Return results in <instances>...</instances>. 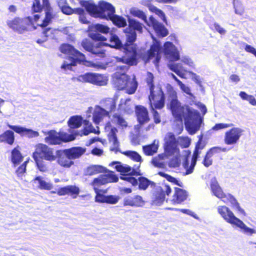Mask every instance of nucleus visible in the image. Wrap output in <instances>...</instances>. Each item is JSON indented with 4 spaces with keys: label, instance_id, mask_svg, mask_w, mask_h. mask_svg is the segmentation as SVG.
<instances>
[{
    "label": "nucleus",
    "instance_id": "f8f14e48",
    "mask_svg": "<svg viewBox=\"0 0 256 256\" xmlns=\"http://www.w3.org/2000/svg\"><path fill=\"white\" fill-rule=\"evenodd\" d=\"M110 166H114L116 170L122 175L126 176L121 177L122 180L129 182L132 186H136L138 184L137 180L130 176L140 175V164L136 168H132L128 165L123 164L120 162H113L110 164Z\"/></svg>",
    "mask_w": 256,
    "mask_h": 256
},
{
    "label": "nucleus",
    "instance_id": "0eeeda50",
    "mask_svg": "<svg viewBox=\"0 0 256 256\" xmlns=\"http://www.w3.org/2000/svg\"><path fill=\"white\" fill-rule=\"evenodd\" d=\"M165 152L168 159V166L170 168H176L180 164L179 149L178 148L176 140L172 133H168L164 138Z\"/></svg>",
    "mask_w": 256,
    "mask_h": 256
},
{
    "label": "nucleus",
    "instance_id": "393cba45",
    "mask_svg": "<svg viewBox=\"0 0 256 256\" xmlns=\"http://www.w3.org/2000/svg\"><path fill=\"white\" fill-rule=\"evenodd\" d=\"M164 46V52L166 57L172 61H176L180 59L179 52L172 42H166Z\"/></svg>",
    "mask_w": 256,
    "mask_h": 256
},
{
    "label": "nucleus",
    "instance_id": "4c0bfd02",
    "mask_svg": "<svg viewBox=\"0 0 256 256\" xmlns=\"http://www.w3.org/2000/svg\"><path fill=\"white\" fill-rule=\"evenodd\" d=\"M170 69L174 72L178 76L182 78H185V74L187 71L183 68L182 65L180 64H172Z\"/></svg>",
    "mask_w": 256,
    "mask_h": 256
},
{
    "label": "nucleus",
    "instance_id": "c03bdc74",
    "mask_svg": "<svg viewBox=\"0 0 256 256\" xmlns=\"http://www.w3.org/2000/svg\"><path fill=\"white\" fill-rule=\"evenodd\" d=\"M29 160H28L24 162L20 166H19L16 170V174L18 178L22 179L26 172V168Z\"/></svg>",
    "mask_w": 256,
    "mask_h": 256
},
{
    "label": "nucleus",
    "instance_id": "09e8293b",
    "mask_svg": "<svg viewBox=\"0 0 256 256\" xmlns=\"http://www.w3.org/2000/svg\"><path fill=\"white\" fill-rule=\"evenodd\" d=\"M3 138L4 140V142H6L10 144H12L14 139V132L10 130L6 131L3 134Z\"/></svg>",
    "mask_w": 256,
    "mask_h": 256
},
{
    "label": "nucleus",
    "instance_id": "e433bc0d",
    "mask_svg": "<svg viewBox=\"0 0 256 256\" xmlns=\"http://www.w3.org/2000/svg\"><path fill=\"white\" fill-rule=\"evenodd\" d=\"M196 154V153L193 154L190 164L187 161L184 164V166L186 170L185 175L190 174L193 172L197 160Z\"/></svg>",
    "mask_w": 256,
    "mask_h": 256
},
{
    "label": "nucleus",
    "instance_id": "49530a36",
    "mask_svg": "<svg viewBox=\"0 0 256 256\" xmlns=\"http://www.w3.org/2000/svg\"><path fill=\"white\" fill-rule=\"evenodd\" d=\"M158 174L162 176H163L164 177V178H166V180H168V182H171L172 183H173L175 184H176L180 186H182V182L178 180H176V178L164 173V172H159L158 173Z\"/></svg>",
    "mask_w": 256,
    "mask_h": 256
},
{
    "label": "nucleus",
    "instance_id": "7ed1b4c3",
    "mask_svg": "<svg viewBox=\"0 0 256 256\" xmlns=\"http://www.w3.org/2000/svg\"><path fill=\"white\" fill-rule=\"evenodd\" d=\"M81 4L91 16L101 19L110 20L116 12L114 6L110 3L104 0L99 1L98 4L88 1H83L81 2Z\"/></svg>",
    "mask_w": 256,
    "mask_h": 256
},
{
    "label": "nucleus",
    "instance_id": "9b49d317",
    "mask_svg": "<svg viewBox=\"0 0 256 256\" xmlns=\"http://www.w3.org/2000/svg\"><path fill=\"white\" fill-rule=\"evenodd\" d=\"M43 9L45 10V16L42 23L38 25L42 28L46 27L54 18L52 8L49 0H34L32 5V11L33 13L41 12Z\"/></svg>",
    "mask_w": 256,
    "mask_h": 256
},
{
    "label": "nucleus",
    "instance_id": "39448f33",
    "mask_svg": "<svg viewBox=\"0 0 256 256\" xmlns=\"http://www.w3.org/2000/svg\"><path fill=\"white\" fill-rule=\"evenodd\" d=\"M154 79L153 74L150 72H148L146 81L150 89V104L153 112H157L155 109L160 110L164 106L165 96L161 88L158 87L156 90H154Z\"/></svg>",
    "mask_w": 256,
    "mask_h": 256
},
{
    "label": "nucleus",
    "instance_id": "4468645a",
    "mask_svg": "<svg viewBox=\"0 0 256 256\" xmlns=\"http://www.w3.org/2000/svg\"><path fill=\"white\" fill-rule=\"evenodd\" d=\"M35 151L32 154L33 158H41L52 162L56 159L53 150L46 144H38L36 146Z\"/></svg>",
    "mask_w": 256,
    "mask_h": 256
},
{
    "label": "nucleus",
    "instance_id": "6ab92c4d",
    "mask_svg": "<svg viewBox=\"0 0 256 256\" xmlns=\"http://www.w3.org/2000/svg\"><path fill=\"white\" fill-rule=\"evenodd\" d=\"M244 130L238 127H234L226 132L224 142L227 145L236 144L242 136Z\"/></svg>",
    "mask_w": 256,
    "mask_h": 256
},
{
    "label": "nucleus",
    "instance_id": "dca6fc26",
    "mask_svg": "<svg viewBox=\"0 0 256 256\" xmlns=\"http://www.w3.org/2000/svg\"><path fill=\"white\" fill-rule=\"evenodd\" d=\"M138 53H139L138 52ZM162 47L158 44H152L150 46V49L146 54L142 56L138 54V58L142 57V59L146 62H148L150 59L155 58L154 63L156 66H158L161 59Z\"/></svg>",
    "mask_w": 256,
    "mask_h": 256
},
{
    "label": "nucleus",
    "instance_id": "ea45409f",
    "mask_svg": "<svg viewBox=\"0 0 256 256\" xmlns=\"http://www.w3.org/2000/svg\"><path fill=\"white\" fill-rule=\"evenodd\" d=\"M84 120L80 116H74L68 120V125L71 128H76L80 127Z\"/></svg>",
    "mask_w": 256,
    "mask_h": 256
},
{
    "label": "nucleus",
    "instance_id": "7c9ffc66",
    "mask_svg": "<svg viewBox=\"0 0 256 256\" xmlns=\"http://www.w3.org/2000/svg\"><path fill=\"white\" fill-rule=\"evenodd\" d=\"M159 147V140H154L152 144L142 146L144 154L146 156H152L156 153Z\"/></svg>",
    "mask_w": 256,
    "mask_h": 256
},
{
    "label": "nucleus",
    "instance_id": "79ce46f5",
    "mask_svg": "<svg viewBox=\"0 0 256 256\" xmlns=\"http://www.w3.org/2000/svg\"><path fill=\"white\" fill-rule=\"evenodd\" d=\"M122 153L130 158L131 160L136 162H139V164L140 165V164L142 161V158L141 156L137 152L132 150H127Z\"/></svg>",
    "mask_w": 256,
    "mask_h": 256
},
{
    "label": "nucleus",
    "instance_id": "2eb2a0df",
    "mask_svg": "<svg viewBox=\"0 0 256 256\" xmlns=\"http://www.w3.org/2000/svg\"><path fill=\"white\" fill-rule=\"evenodd\" d=\"M48 135L45 138V142L50 144H60L62 142H70L75 139L73 134L64 132L57 133L55 131H50L48 132Z\"/></svg>",
    "mask_w": 256,
    "mask_h": 256
},
{
    "label": "nucleus",
    "instance_id": "bf43d9fd",
    "mask_svg": "<svg viewBox=\"0 0 256 256\" xmlns=\"http://www.w3.org/2000/svg\"><path fill=\"white\" fill-rule=\"evenodd\" d=\"M76 8H72L68 4L60 9L62 12L66 15H70L76 13Z\"/></svg>",
    "mask_w": 256,
    "mask_h": 256
},
{
    "label": "nucleus",
    "instance_id": "ddd939ff",
    "mask_svg": "<svg viewBox=\"0 0 256 256\" xmlns=\"http://www.w3.org/2000/svg\"><path fill=\"white\" fill-rule=\"evenodd\" d=\"M78 79L80 82L90 83L97 86H105L108 82V77L106 75L93 72H87L80 75Z\"/></svg>",
    "mask_w": 256,
    "mask_h": 256
},
{
    "label": "nucleus",
    "instance_id": "473e14b6",
    "mask_svg": "<svg viewBox=\"0 0 256 256\" xmlns=\"http://www.w3.org/2000/svg\"><path fill=\"white\" fill-rule=\"evenodd\" d=\"M167 159V154L164 152V154H158L152 158V164L156 167L159 168H165L166 163L165 160Z\"/></svg>",
    "mask_w": 256,
    "mask_h": 256
},
{
    "label": "nucleus",
    "instance_id": "052dcab7",
    "mask_svg": "<svg viewBox=\"0 0 256 256\" xmlns=\"http://www.w3.org/2000/svg\"><path fill=\"white\" fill-rule=\"evenodd\" d=\"M118 110V112H128L130 108L128 107L126 100H120Z\"/></svg>",
    "mask_w": 256,
    "mask_h": 256
},
{
    "label": "nucleus",
    "instance_id": "aec40b11",
    "mask_svg": "<svg viewBox=\"0 0 256 256\" xmlns=\"http://www.w3.org/2000/svg\"><path fill=\"white\" fill-rule=\"evenodd\" d=\"M130 80V76L125 73H120L118 71L114 74L112 77L113 84L118 90L126 88Z\"/></svg>",
    "mask_w": 256,
    "mask_h": 256
},
{
    "label": "nucleus",
    "instance_id": "37998d69",
    "mask_svg": "<svg viewBox=\"0 0 256 256\" xmlns=\"http://www.w3.org/2000/svg\"><path fill=\"white\" fill-rule=\"evenodd\" d=\"M36 166L40 171L42 172H46L48 170V164L46 162L41 158H34Z\"/></svg>",
    "mask_w": 256,
    "mask_h": 256
},
{
    "label": "nucleus",
    "instance_id": "69168bd1",
    "mask_svg": "<svg viewBox=\"0 0 256 256\" xmlns=\"http://www.w3.org/2000/svg\"><path fill=\"white\" fill-rule=\"evenodd\" d=\"M172 78L177 82L178 84L180 86V88L185 92L186 93L188 94V92L190 91V89L188 88H186L185 85L180 80H179L176 76L174 75L173 74H172Z\"/></svg>",
    "mask_w": 256,
    "mask_h": 256
},
{
    "label": "nucleus",
    "instance_id": "bb28decb",
    "mask_svg": "<svg viewBox=\"0 0 256 256\" xmlns=\"http://www.w3.org/2000/svg\"><path fill=\"white\" fill-rule=\"evenodd\" d=\"M146 202L142 196L139 195L128 196L124 200V206H128L136 208L142 207L145 205Z\"/></svg>",
    "mask_w": 256,
    "mask_h": 256
},
{
    "label": "nucleus",
    "instance_id": "a211bd4d",
    "mask_svg": "<svg viewBox=\"0 0 256 256\" xmlns=\"http://www.w3.org/2000/svg\"><path fill=\"white\" fill-rule=\"evenodd\" d=\"M116 96L102 100L100 105L95 106L94 112H114L116 110Z\"/></svg>",
    "mask_w": 256,
    "mask_h": 256
},
{
    "label": "nucleus",
    "instance_id": "a18cd8bd",
    "mask_svg": "<svg viewBox=\"0 0 256 256\" xmlns=\"http://www.w3.org/2000/svg\"><path fill=\"white\" fill-rule=\"evenodd\" d=\"M130 14L132 16L140 18L147 24L148 23L147 20V16L143 11L138 9H132L130 10Z\"/></svg>",
    "mask_w": 256,
    "mask_h": 256
},
{
    "label": "nucleus",
    "instance_id": "f3484780",
    "mask_svg": "<svg viewBox=\"0 0 256 256\" xmlns=\"http://www.w3.org/2000/svg\"><path fill=\"white\" fill-rule=\"evenodd\" d=\"M118 180V178L116 176L114 172H110L106 174L100 175L98 178L94 180L92 183V185L94 188L95 192L100 190L99 188L108 182H116Z\"/></svg>",
    "mask_w": 256,
    "mask_h": 256
},
{
    "label": "nucleus",
    "instance_id": "5701e85b",
    "mask_svg": "<svg viewBox=\"0 0 256 256\" xmlns=\"http://www.w3.org/2000/svg\"><path fill=\"white\" fill-rule=\"evenodd\" d=\"M7 24L14 30L22 34L27 30V24L26 22L18 17H16L7 22Z\"/></svg>",
    "mask_w": 256,
    "mask_h": 256
},
{
    "label": "nucleus",
    "instance_id": "603ef678",
    "mask_svg": "<svg viewBox=\"0 0 256 256\" xmlns=\"http://www.w3.org/2000/svg\"><path fill=\"white\" fill-rule=\"evenodd\" d=\"M176 143L183 148H187L190 144V140L188 137H179Z\"/></svg>",
    "mask_w": 256,
    "mask_h": 256
},
{
    "label": "nucleus",
    "instance_id": "b1692460",
    "mask_svg": "<svg viewBox=\"0 0 256 256\" xmlns=\"http://www.w3.org/2000/svg\"><path fill=\"white\" fill-rule=\"evenodd\" d=\"M148 25L152 26L157 35L160 36L165 37L168 34V30L166 27L152 16H150Z\"/></svg>",
    "mask_w": 256,
    "mask_h": 256
},
{
    "label": "nucleus",
    "instance_id": "864d4df0",
    "mask_svg": "<svg viewBox=\"0 0 256 256\" xmlns=\"http://www.w3.org/2000/svg\"><path fill=\"white\" fill-rule=\"evenodd\" d=\"M137 118L139 123L141 124L149 121L148 113H137Z\"/></svg>",
    "mask_w": 256,
    "mask_h": 256
},
{
    "label": "nucleus",
    "instance_id": "3c124183",
    "mask_svg": "<svg viewBox=\"0 0 256 256\" xmlns=\"http://www.w3.org/2000/svg\"><path fill=\"white\" fill-rule=\"evenodd\" d=\"M130 86L126 89V93L129 94H132L136 92L138 86L135 77L130 82Z\"/></svg>",
    "mask_w": 256,
    "mask_h": 256
},
{
    "label": "nucleus",
    "instance_id": "c756f323",
    "mask_svg": "<svg viewBox=\"0 0 256 256\" xmlns=\"http://www.w3.org/2000/svg\"><path fill=\"white\" fill-rule=\"evenodd\" d=\"M8 126L10 128L12 129L16 132L25 134L30 138L36 137L38 136V133L37 132L34 131L30 129H27L18 126L10 125H8Z\"/></svg>",
    "mask_w": 256,
    "mask_h": 256
},
{
    "label": "nucleus",
    "instance_id": "72a5a7b5",
    "mask_svg": "<svg viewBox=\"0 0 256 256\" xmlns=\"http://www.w3.org/2000/svg\"><path fill=\"white\" fill-rule=\"evenodd\" d=\"M188 194L186 190L180 188H176L172 200L176 203H180L186 200Z\"/></svg>",
    "mask_w": 256,
    "mask_h": 256
},
{
    "label": "nucleus",
    "instance_id": "0e129e2a",
    "mask_svg": "<svg viewBox=\"0 0 256 256\" xmlns=\"http://www.w3.org/2000/svg\"><path fill=\"white\" fill-rule=\"evenodd\" d=\"M233 124L232 123L230 124H223V123H220L216 124L214 126L212 127V130H218L226 128H228L231 127L233 126Z\"/></svg>",
    "mask_w": 256,
    "mask_h": 256
},
{
    "label": "nucleus",
    "instance_id": "2f4dec72",
    "mask_svg": "<svg viewBox=\"0 0 256 256\" xmlns=\"http://www.w3.org/2000/svg\"><path fill=\"white\" fill-rule=\"evenodd\" d=\"M117 132L118 130L116 128H112L110 132L108 134L110 142L112 144L110 149L112 151L115 152H117L119 150V142L116 136V133Z\"/></svg>",
    "mask_w": 256,
    "mask_h": 256
},
{
    "label": "nucleus",
    "instance_id": "c9c22d12",
    "mask_svg": "<svg viewBox=\"0 0 256 256\" xmlns=\"http://www.w3.org/2000/svg\"><path fill=\"white\" fill-rule=\"evenodd\" d=\"M110 20L118 28H124L126 26V22L125 18L115 14H113Z\"/></svg>",
    "mask_w": 256,
    "mask_h": 256
},
{
    "label": "nucleus",
    "instance_id": "774afa93",
    "mask_svg": "<svg viewBox=\"0 0 256 256\" xmlns=\"http://www.w3.org/2000/svg\"><path fill=\"white\" fill-rule=\"evenodd\" d=\"M119 200V197L116 196H107L106 197V203L110 204H116Z\"/></svg>",
    "mask_w": 256,
    "mask_h": 256
},
{
    "label": "nucleus",
    "instance_id": "a878e982",
    "mask_svg": "<svg viewBox=\"0 0 256 256\" xmlns=\"http://www.w3.org/2000/svg\"><path fill=\"white\" fill-rule=\"evenodd\" d=\"M96 128H94L91 123H90L88 120H84V128L82 130L78 131V130H74L72 132L71 134H73L75 138L77 136H88L90 133H94L96 134H98L100 133V131L98 130V127L96 126Z\"/></svg>",
    "mask_w": 256,
    "mask_h": 256
},
{
    "label": "nucleus",
    "instance_id": "680f3d73",
    "mask_svg": "<svg viewBox=\"0 0 256 256\" xmlns=\"http://www.w3.org/2000/svg\"><path fill=\"white\" fill-rule=\"evenodd\" d=\"M114 122H116L119 125L122 127L127 126V122L122 118L120 117L116 114L114 115Z\"/></svg>",
    "mask_w": 256,
    "mask_h": 256
},
{
    "label": "nucleus",
    "instance_id": "6e6d98bb",
    "mask_svg": "<svg viewBox=\"0 0 256 256\" xmlns=\"http://www.w3.org/2000/svg\"><path fill=\"white\" fill-rule=\"evenodd\" d=\"M228 150L227 148H221L218 146H214L211 148L208 152V153L209 156H213L214 154H218L222 152H226Z\"/></svg>",
    "mask_w": 256,
    "mask_h": 256
},
{
    "label": "nucleus",
    "instance_id": "f03ea898",
    "mask_svg": "<svg viewBox=\"0 0 256 256\" xmlns=\"http://www.w3.org/2000/svg\"><path fill=\"white\" fill-rule=\"evenodd\" d=\"M178 132L183 129V119L186 130L190 134H195L200 128L202 118L200 113H172Z\"/></svg>",
    "mask_w": 256,
    "mask_h": 256
},
{
    "label": "nucleus",
    "instance_id": "338daca9",
    "mask_svg": "<svg viewBox=\"0 0 256 256\" xmlns=\"http://www.w3.org/2000/svg\"><path fill=\"white\" fill-rule=\"evenodd\" d=\"M102 190H98L96 193V196L95 197V200L98 202H106V196L100 194Z\"/></svg>",
    "mask_w": 256,
    "mask_h": 256
},
{
    "label": "nucleus",
    "instance_id": "13d9d810",
    "mask_svg": "<svg viewBox=\"0 0 256 256\" xmlns=\"http://www.w3.org/2000/svg\"><path fill=\"white\" fill-rule=\"evenodd\" d=\"M68 194H70L71 196L76 195L77 196L80 192L78 188L74 186H67ZM74 198H76V196H74Z\"/></svg>",
    "mask_w": 256,
    "mask_h": 256
},
{
    "label": "nucleus",
    "instance_id": "5fc2aeb1",
    "mask_svg": "<svg viewBox=\"0 0 256 256\" xmlns=\"http://www.w3.org/2000/svg\"><path fill=\"white\" fill-rule=\"evenodd\" d=\"M108 114L109 113H94L93 116V121L96 124H98L104 117L108 116Z\"/></svg>",
    "mask_w": 256,
    "mask_h": 256
},
{
    "label": "nucleus",
    "instance_id": "de8ad7c7",
    "mask_svg": "<svg viewBox=\"0 0 256 256\" xmlns=\"http://www.w3.org/2000/svg\"><path fill=\"white\" fill-rule=\"evenodd\" d=\"M76 14L79 16V20L82 23L84 24H88L89 23L88 20H87V18L84 14V10L83 8H76Z\"/></svg>",
    "mask_w": 256,
    "mask_h": 256
},
{
    "label": "nucleus",
    "instance_id": "58836bf2",
    "mask_svg": "<svg viewBox=\"0 0 256 256\" xmlns=\"http://www.w3.org/2000/svg\"><path fill=\"white\" fill-rule=\"evenodd\" d=\"M106 45L111 48H120L122 47V43L119 38L115 34H112L110 38V43Z\"/></svg>",
    "mask_w": 256,
    "mask_h": 256
},
{
    "label": "nucleus",
    "instance_id": "6e6552de",
    "mask_svg": "<svg viewBox=\"0 0 256 256\" xmlns=\"http://www.w3.org/2000/svg\"><path fill=\"white\" fill-rule=\"evenodd\" d=\"M86 152V148L74 147L56 152L57 162L61 166L70 168L74 164V160L80 157Z\"/></svg>",
    "mask_w": 256,
    "mask_h": 256
},
{
    "label": "nucleus",
    "instance_id": "4d7b16f0",
    "mask_svg": "<svg viewBox=\"0 0 256 256\" xmlns=\"http://www.w3.org/2000/svg\"><path fill=\"white\" fill-rule=\"evenodd\" d=\"M139 188L140 190H145L150 184V181L146 178L140 177L138 178Z\"/></svg>",
    "mask_w": 256,
    "mask_h": 256
},
{
    "label": "nucleus",
    "instance_id": "4be33fe9",
    "mask_svg": "<svg viewBox=\"0 0 256 256\" xmlns=\"http://www.w3.org/2000/svg\"><path fill=\"white\" fill-rule=\"evenodd\" d=\"M170 192V186L167 184H162L160 189L158 190L155 194L154 198V203L156 205L160 206L165 200V194L168 196Z\"/></svg>",
    "mask_w": 256,
    "mask_h": 256
},
{
    "label": "nucleus",
    "instance_id": "e2e57ef3",
    "mask_svg": "<svg viewBox=\"0 0 256 256\" xmlns=\"http://www.w3.org/2000/svg\"><path fill=\"white\" fill-rule=\"evenodd\" d=\"M96 31L103 34H108L109 32L110 28L102 24H96L94 26Z\"/></svg>",
    "mask_w": 256,
    "mask_h": 256
},
{
    "label": "nucleus",
    "instance_id": "f257e3e1",
    "mask_svg": "<svg viewBox=\"0 0 256 256\" xmlns=\"http://www.w3.org/2000/svg\"><path fill=\"white\" fill-rule=\"evenodd\" d=\"M128 21V26L124 30L126 36V42L123 46L124 55L116 57V60L128 66H136L138 64V48L134 42L136 39V32L142 34L143 24L134 18H129Z\"/></svg>",
    "mask_w": 256,
    "mask_h": 256
},
{
    "label": "nucleus",
    "instance_id": "9d476101",
    "mask_svg": "<svg viewBox=\"0 0 256 256\" xmlns=\"http://www.w3.org/2000/svg\"><path fill=\"white\" fill-rule=\"evenodd\" d=\"M60 52L70 56L72 62L70 64L64 63L61 68L64 70L70 69L72 66H76L77 62L81 63L86 61L84 54L76 49L74 46L70 44L64 43L60 46Z\"/></svg>",
    "mask_w": 256,
    "mask_h": 256
},
{
    "label": "nucleus",
    "instance_id": "a19ab883",
    "mask_svg": "<svg viewBox=\"0 0 256 256\" xmlns=\"http://www.w3.org/2000/svg\"><path fill=\"white\" fill-rule=\"evenodd\" d=\"M105 168L98 165L92 166L88 168L86 173L88 175H94L100 172H104Z\"/></svg>",
    "mask_w": 256,
    "mask_h": 256
},
{
    "label": "nucleus",
    "instance_id": "1a4fd4ad",
    "mask_svg": "<svg viewBox=\"0 0 256 256\" xmlns=\"http://www.w3.org/2000/svg\"><path fill=\"white\" fill-rule=\"evenodd\" d=\"M92 38L94 40L98 42L93 43L88 39L84 38L81 42L82 46L86 50L96 56L100 58H105L106 56V50L104 48V46L105 44L102 42L106 41V38L100 34H94Z\"/></svg>",
    "mask_w": 256,
    "mask_h": 256
},
{
    "label": "nucleus",
    "instance_id": "c85d7f7f",
    "mask_svg": "<svg viewBox=\"0 0 256 256\" xmlns=\"http://www.w3.org/2000/svg\"><path fill=\"white\" fill-rule=\"evenodd\" d=\"M33 184L38 188L45 190H50L52 188V184L47 182L42 176H36L32 180Z\"/></svg>",
    "mask_w": 256,
    "mask_h": 256
},
{
    "label": "nucleus",
    "instance_id": "8fccbe9b",
    "mask_svg": "<svg viewBox=\"0 0 256 256\" xmlns=\"http://www.w3.org/2000/svg\"><path fill=\"white\" fill-rule=\"evenodd\" d=\"M52 32V28H45L42 32V39H38L36 42L40 44H42L48 40V38L50 35L49 32Z\"/></svg>",
    "mask_w": 256,
    "mask_h": 256
},
{
    "label": "nucleus",
    "instance_id": "cd10ccee",
    "mask_svg": "<svg viewBox=\"0 0 256 256\" xmlns=\"http://www.w3.org/2000/svg\"><path fill=\"white\" fill-rule=\"evenodd\" d=\"M142 4L148 7L150 12L156 14L160 17L162 21L167 24V21L164 13L161 10L157 8L153 5L150 0H145L142 2Z\"/></svg>",
    "mask_w": 256,
    "mask_h": 256
},
{
    "label": "nucleus",
    "instance_id": "423d86ee",
    "mask_svg": "<svg viewBox=\"0 0 256 256\" xmlns=\"http://www.w3.org/2000/svg\"><path fill=\"white\" fill-rule=\"evenodd\" d=\"M210 188L212 194L214 196L221 200L224 203L230 202L231 206L238 212L246 216L244 210L240 207L236 198L230 194H226L223 192L222 188L215 177L210 180Z\"/></svg>",
    "mask_w": 256,
    "mask_h": 256
},
{
    "label": "nucleus",
    "instance_id": "412c9836",
    "mask_svg": "<svg viewBox=\"0 0 256 256\" xmlns=\"http://www.w3.org/2000/svg\"><path fill=\"white\" fill-rule=\"evenodd\" d=\"M167 108L171 112H184V107L178 99L176 92H172L168 96Z\"/></svg>",
    "mask_w": 256,
    "mask_h": 256
},
{
    "label": "nucleus",
    "instance_id": "f704fd0d",
    "mask_svg": "<svg viewBox=\"0 0 256 256\" xmlns=\"http://www.w3.org/2000/svg\"><path fill=\"white\" fill-rule=\"evenodd\" d=\"M24 157L18 148H14L11 154V160L14 166L16 167L22 162Z\"/></svg>",
    "mask_w": 256,
    "mask_h": 256
},
{
    "label": "nucleus",
    "instance_id": "20e7f679",
    "mask_svg": "<svg viewBox=\"0 0 256 256\" xmlns=\"http://www.w3.org/2000/svg\"><path fill=\"white\" fill-rule=\"evenodd\" d=\"M217 212L226 222L238 228L240 232L248 236L256 234V230L248 226L242 220L237 218L229 208L226 206H219Z\"/></svg>",
    "mask_w": 256,
    "mask_h": 256
}]
</instances>
